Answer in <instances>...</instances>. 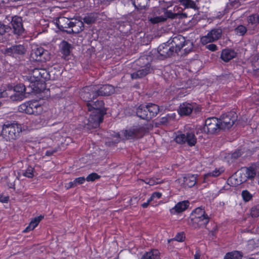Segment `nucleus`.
Here are the masks:
<instances>
[{
	"label": "nucleus",
	"mask_w": 259,
	"mask_h": 259,
	"mask_svg": "<svg viewBox=\"0 0 259 259\" xmlns=\"http://www.w3.org/2000/svg\"><path fill=\"white\" fill-rule=\"evenodd\" d=\"M98 87V90L96 91L98 96H109L115 91L113 86L110 85H104L102 86L95 85Z\"/></svg>",
	"instance_id": "obj_21"
},
{
	"label": "nucleus",
	"mask_w": 259,
	"mask_h": 259,
	"mask_svg": "<svg viewBox=\"0 0 259 259\" xmlns=\"http://www.w3.org/2000/svg\"><path fill=\"white\" fill-rule=\"evenodd\" d=\"M175 46L172 41L171 46L166 44H163L159 46L158 48V54L163 58H166L171 56L173 53L175 52Z\"/></svg>",
	"instance_id": "obj_17"
},
{
	"label": "nucleus",
	"mask_w": 259,
	"mask_h": 259,
	"mask_svg": "<svg viewBox=\"0 0 259 259\" xmlns=\"http://www.w3.org/2000/svg\"><path fill=\"white\" fill-rule=\"evenodd\" d=\"M257 20H258V23H259V15L257 16Z\"/></svg>",
	"instance_id": "obj_60"
},
{
	"label": "nucleus",
	"mask_w": 259,
	"mask_h": 259,
	"mask_svg": "<svg viewBox=\"0 0 259 259\" xmlns=\"http://www.w3.org/2000/svg\"><path fill=\"white\" fill-rule=\"evenodd\" d=\"M256 178L259 184V164H255L245 169L241 170L232 176L229 179L232 185L237 186L245 182L246 179Z\"/></svg>",
	"instance_id": "obj_3"
},
{
	"label": "nucleus",
	"mask_w": 259,
	"mask_h": 259,
	"mask_svg": "<svg viewBox=\"0 0 259 259\" xmlns=\"http://www.w3.org/2000/svg\"><path fill=\"white\" fill-rule=\"evenodd\" d=\"M220 122V121L215 117L207 118L205 122L203 132L211 134L217 132L219 129H221Z\"/></svg>",
	"instance_id": "obj_12"
},
{
	"label": "nucleus",
	"mask_w": 259,
	"mask_h": 259,
	"mask_svg": "<svg viewBox=\"0 0 259 259\" xmlns=\"http://www.w3.org/2000/svg\"><path fill=\"white\" fill-rule=\"evenodd\" d=\"M150 202L151 201H149V199H148L146 202L142 204V207L144 208L147 207L148 206V205Z\"/></svg>",
	"instance_id": "obj_55"
},
{
	"label": "nucleus",
	"mask_w": 259,
	"mask_h": 259,
	"mask_svg": "<svg viewBox=\"0 0 259 259\" xmlns=\"http://www.w3.org/2000/svg\"><path fill=\"white\" fill-rule=\"evenodd\" d=\"M248 21L249 23L252 24H255L258 22L257 16H256L255 15H251L249 16L248 19Z\"/></svg>",
	"instance_id": "obj_47"
},
{
	"label": "nucleus",
	"mask_w": 259,
	"mask_h": 259,
	"mask_svg": "<svg viewBox=\"0 0 259 259\" xmlns=\"http://www.w3.org/2000/svg\"><path fill=\"white\" fill-rule=\"evenodd\" d=\"M5 31V26L0 22V34H4Z\"/></svg>",
	"instance_id": "obj_53"
},
{
	"label": "nucleus",
	"mask_w": 259,
	"mask_h": 259,
	"mask_svg": "<svg viewBox=\"0 0 259 259\" xmlns=\"http://www.w3.org/2000/svg\"><path fill=\"white\" fill-rule=\"evenodd\" d=\"M223 171V169L222 168L215 169L212 172L205 174L204 176L203 182H206L209 181V178L211 177H215L219 176Z\"/></svg>",
	"instance_id": "obj_33"
},
{
	"label": "nucleus",
	"mask_w": 259,
	"mask_h": 259,
	"mask_svg": "<svg viewBox=\"0 0 259 259\" xmlns=\"http://www.w3.org/2000/svg\"><path fill=\"white\" fill-rule=\"evenodd\" d=\"M25 52V48L23 46H15L6 49L5 53L8 55H12L15 54H22Z\"/></svg>",
	"instance_id": "obj_23"
},
{
	"label": "nucleus",
	"mask_w": 259,
	"mask_h": 259,
	"mask_svg": "<svg viewBox=\"0 0 259 259\" xmlns=\"http://www.w3.org/2000/svg\"><path fill=\"white\" fill-rule=\"evenodd\" d=\"M42 218L43 217L40 215L33 219L30 222L29 226L25 228L23 232H27L31 230H33L38 225Z\"/></svg>",
	"instance_id": "obj_27"
},
{
	"label": "nucleus",
	"mask_w": 259,
	"mask_h": 259,
	"mask_svg": "<svg viewBox=\"0 0 259 259\" xmlns=\"http://www.w3.org/2000/svg\"><path fill=\"white\" fill-rule=\"evenodd\" d=\"M11 23L15 33L20 35L23 32L24 29L22 24V19L20 17H13Z\"/></svg>",
	"instance_id": "obj_19"
},
{
	"label": "nucleus",
	"mask_w": 259,
	"mask_h": 259,
	"mask_svg": "<svg viewBox=\"0 0 259 259\" xmlns=\"http://www.w3.org/2000/svg\"><path fill=\"white\" fill-rule=\"evenodd\" d=\"M150 72V68L149 65H147L144 69L138 70L137 72L131 74L132 78L136 79L137 78L143 77Z\"/></svg>",
	"instance_id": "obj_28"
},
{
	"label": "nucleus",
	"mask_w": 259,
	"mask_h": 259,
	"mask_svg": "<svg viewBox=\"0 0 259 259\" xmlns=\"http://www.w3.org/2000/svg\"><path fill=\"white\" fill-rule=\"evenodd\" d=\"M95 20V17L94 15L91 14L90 15L84 17L83 18V21L85 23L87 24H91L93 23Z\"/></svg>",
	"instance_id": "obj_40"
},
{
	"label": "nucleus",
	"mask_w": 259,
	"mask_h": 259,
	"mask_svg": "<svg viewBox=\"0 0 259 259\" xmlns=\"http://www.w3.org/2000/svg\"><path fill=\"white\" fill-rule=\"evenodd\" d=\"M145 130L139 126H134L122 132L123 137L126 139L139 138L144 134Z\"/></svg>",
	"instance_id": "obj_15"
},
{
	"label": "nucleus",
	"mask_w": 259,
	"mask_h": 259,
	"mask_svg": "<svg viewBox=\"0 0 259 259\" xmlns=\"http://www.w3.org/2000/svg\"><path fill=\"white\" fill-rule=\"evenodd\" d=\"M112 140V141H106V143H108L109 145H111L112 143H116L118 142L121 139L120 135L118 133H114L111 137L109 138Z\"/></svg>",
	"instance_id": "obj_35"
},
{
	"label": "nucleus",
	"mask_w": 259,
	"mask_h": 259,
	"mask_svg": "<svg viewBox=\"0 0 259 259\" xmlns=\"http://www.w3.org/2000/svg\"><path fill=\"white\" fill-rule=\"evenodd\" d=\"M251 215L253 217H257L259 215V205L253 207L251 209Z\"/></svg>",
	"instance_id": "obj_42"
},
{
	"label": "nucleus",
	"mask_w": 259,
	"mask_h": 259,
	"mask_svg": "<svg viewBox=\"0 0 259 259\" xmlns=\"http://www.w3.org/2000/svg\"><path fill=\"white\" fill-rule=\"evenodd\" d=\"M160 182L158 180H155L154 179H152L149 180L148 182H145L146 184H148L150 185H154L156 184L159 183Z\"/></svg>",
	"instance_id": "obj_50"
},
{
	"label": "nucleus",
	"mask_w": 259,
	"mask_h": 259,
	"mask_svg": "<svg viewBox=\"0 0 259 259\" xmlns=\"http://www.w3.org/2000/svg\"><path fill=\"white\" fill-rule=\"evenodd\" d=\"M53 71H48L45 69L35 68L32 70L29 76L30 84L29 87L34 92H39L44 90L45 88L46 80L55 79L56 77L52 76Z\"/></svg>",
	"instance_id": "obj_2"
},
{
	"label": "nucleus",
	"mask_w": 259,
	"mask_h": 259,
	"mask_svg": "<svg viewBox=\"0 0 259 259\" xmlns=\"http://www.w3.org/2000/svg\"><path fill=\"white\" fill-rule=\"evenodd\" d=\"M242 196L245 201H248L252 198V195L247 190H244L242 192Z\"/></svg>",
	"instance_id": "obj_39"
},
{
	"label": "nucleus",
	"mask_w": 259,
	"mask_h": 259,
	"mask_svg": "<svg viewBox=\"0 0 259 259\" xmlns=\"http://www.w3.org/2000/svg\"><path fill=\"white\" fill-rule=\"evenodd\" d=\"M25 91V85L22 84L16 85L14 89L8 88L9 93H10L9 96L13 100H22L24 98Z\"/></svg>",
	"instance_id": "obj_13"
},
{
	"label": "nucleus",
	"mask_w": 259,
	"mask_h": 259,
	"mask_svg": "<svg viewBox=\"0 0 259 259\" xmlns=\"http://www.w3.org/2000/svg\"><path fill=\"white\" fill-rule=\"evenodd\" d=\"M252 65L253 67V69L255 70L259 69V55L256 58H254V60L252 62Z\"/></svg>",
	"instance_id": "obj_46"
},
{
	"label": "nucleus",
	"mask_w": 259,
	"mask_h": 259,
	"mask_svg": "<svg viewBox=\"0 0 259 259\" xmlns=\"http://www.w3.org/2000/svg\"><path fill=\"white\" fill-rule=\"evenodd\" d=\"M241 253L238 251H233L226 254L224 259H241Z\"/></svg>",
	"instance_id": "obj_34"
},
{
	"label": "nucleus",
	"mask_w": 259,
	"mask_h": 259,
	"mask_svg": "<svg viewBox=\"0 0 259 259\" xmlns=\"http://www.w3.org/2000/svg\"><path fill=\"white\" fill-rule=\"evenodd\" d=\"M218 195H219V193H218V192H217V193H215V194H214V196H213V197H215L217 196Z\"/></svg>",
	"instance_id": "obj_59"
},
{
	"label": "nucleus",
	"mask_w": 259,
	"mask_h": 259,
	"mask_svg": "<svg viewBox=\"0 0 259 259\" xmlns=\"http://www.w3.org/2000/svg\"><path fill=\"white\" fill-rule=\"evenodd\" d=\"M53 153V151H47L46 152V155H51Z\"/></svg>",
	"instance_id": "obj_57"
},
{
	"label": "nucleus",
	"mask_w": 259,
	"mask_h": 259,
	"mask_svg": "<svg viewBox=\"0 0 259 259\" xmlns=\"http://www.w3.org/2000/svg\"><path fill=\"white\" fill-rule=\"evenodd\" d=\"M21 131V125L7 122L3 125L1 134L7 141H11L16 139Z\"/></svg>",
	"instance_id": "obj_6"
},
{
	"label": "nucleus",
	"mask_w": 259,
	"mask_h": 259,
	"mask_svg": "<svg viewBox=\"0 0 259 259\" xmlns=\"http://www.w3.org/2000/svg\"><path fill=\"white\" fill-rule=\"evenodd\" d=\"M175 14L170 11L164 9H158L155 11L152 16L149 17V20L152 24L163 22L167 18H174Z\"/></svg>",
	"instance_id": "obj_9"
},
{
	"label": "nucleus",
	"mask_w": 259,
	"mask_h": 259,
	"mask_svg": "<svg viewBox=\"0 0 259 259\" xmlns=\"http://www.w3.org/2000/svg\"><path fill=\"white\" fill-rule=\"evenodd\" d=\"M10 93H9L8 89L6 90H0V98H4L7 96H9Z\"/></svg>",
	"instance_id": "obj_48"
},
{
	"label": "nucleus",
	"mask_w": 259,
	"mask_h": 259,
	"mask_svg": "<svg viewBox=\"0 0 259 259\" xmlns=\"http://www.w3.org/2000/svg\"><path fill=\"white\" fill-rule=\"evenodd\" d=\"M61 53L66 57L70 53L71 45L66 41H62L60 45Z\"/></svg>",
	"instance_id": "obj_32"
},
{
	"label": "nucleus",
	"mask_w": 259,
	"mask_h": 259,
	"mask_svg": "<svg viewBox=\"0 0 259 259\" xmlns=\"http://www.w3.org/2000/svg\"><path fill=\"white\" fill-rule=\"evenodd\" d=\"M162 196V194L160 192H156L152 194L151 196L149 198V201H152L159 199Z\"/></svg>",
	"instance_id": "obj_41"
},
{
	"label": "nucleus",
	"mask_w": 259,
	"mask_h": 259,
	"mask_svg": "<svg viewBox=\"0 0 259 259\" xmlns=\"http://www.w3.org/2000/svg\"><path fill=\"white\" fill-rule=\"evenodd\" d=\"M167 93H171V92H172L174 93L178 92L179 94L181 93V91L180 90H173L172 89H168L167 91Z\"/></svg>",
	"instance_id": "obj_54"
},
{
	"label": "nucleus",
	"mask_w": 259,
	"mask_h": 259,
	"mask_svg": "<svg viewBox=\"0 0 259 259\" xmlns=\"http://www.w3.org/2000/svg\"><path fill=\"white\" fill-rule=\"evenodd\" d=\"M98 87L95 85L86 87L80 92V97L84 101L88 102L87 105L89 111H92L87 123L88 127L96 128L103 119V116L106 113L104 108V103L102 101H92V99L96 98Z\"/></svg>",
	"instance_id": "obj_1"
},
{
	"label": "nucleus",
	"mask_w": 259,
	"mask_h": 259,
	"mask_svg": "<svg viewBox=\"0 0 259 259\" xmlns=\"http://www.w3.org/2000/svg\"><path fill=\"white\" fill-rule=\"evenodd\" d=\"M58 25L60 29L67 27H75L78 26L79 27L78 29H73V31L79 32L83 29V24L80 21H75V22H71L69 19L65 17H60L58 20Z\"/></svg>",
	"instance_id": "obj_11"
},
{
	"label": "nucleus",
	"mask_w": 259,
	"mask_h": 259,
	"mask_svg": "<svg viewBox=\"0 0 259 259\" xmlns=\"http://www.w3.org/2000/svg\"><path fill=\"white\" fill-rule=\"evenodd\" d=\"M235 33L239 35H243L246 32V29L245 26L243 25L238 26L235 29Z\"/></svg>",
	"instance_id": "obj_37"
},
{
	"label": "nucleus",
	"mask_w": 259,
	"mask_h": 259,
	"mask_svg": "<svg viewBox=\"0 0 259 259\" xmlns=\"http://www.w3.org/2000/svg\"><path fill=\"white\" fill-rule=\"evenodd\" d=\"M85 180L86 179L83 177H79L74 179V184H75V186H76L78 185L83 184Z\"/></svg>",
	"instance_id": "obj_44"
},
{
	"label": "nucleus",
	"mask_w": 259,
	"mask_h": 259,
	"mask_svg": "<svg viewBox=\"0 0 259 259\" xmlns=\"http://www.w3.org/2000/svg\"><path fill=\"white\" fill-rule=\"evenodd\" d=\"M46 109V106L37 101H30L22 104L18 108L20 112L35 115L42 114Z\"/></svg>",
	"instance_id": "obj_5"
},
{
	"label": "nucleus",
	"mask_w": 259,
	"mask_h": 259,
	"mask_svg": "<svg viewBox=\"0 0 259 259\" xmlns=\"http://www.w3.org/2000/svg\"><path fill=\"white\" fill-rule=\"evenodd\" d=\"M45 123V120L41 116L36 117L32 120V128H40L44 125Z\"/></svg>",
	"instance_id": "obj_30"
},
{
	"label": "nucleus",
	"mask_w": 259,
	"mask_h": 259,
	"mask_svg": "<svg viewBox=\"0 0 259 259\" xmlns=\"http://www.w3.org/2000/svg\"><path fill=\"white\" fill-rule=\"evenodd\" d=\"M159 252L156 249L152 250L143 254L139 259H158Z\"/></svg>",
	"instance_id": "obj_26"
},
{
	"label": "nucleus",
	"mask_w": 259,
	"mask_h": 259,
	"mask_svg": "<svg viewBox=\"0 0 259 259\" xmlns=\"http://www.w3.org/2000/svg\"><path fill=\"white\" fill-rule=\"evenodd\" d=\"M222 33L221 29H214L209 32L206 35L201 38V42L203 45L217 40Z\"/></svg>",
	"instance_id": "obj_16"
},
{
	"label": "nucleus",
	"mask_w": 259,
	"mask_h": 259,
	"mask_svg": "<svg viewBox=\"0 0 259 259\" xmlns=\"http://www.w3.org/2000/svg\"><path fill=\"white\" fill-rule=\"evenodd\" d=\"M100 176L96 173H92L90 174L86 178L88 182H93L96 180L99 179Z\"/></svg>",
	"instance_id": "obj_38"
},
{
	"label": "nucleus",
	"mask_w": 259,
	"mask_h": 259,
	"mask_svg": "<svg viewBox=\"0 0 259 259\" xmlns=\"http://www.w3.org/2000/svg\"><path fill=\"white\" fill-rule=\"evenodd\" d=\"M177 143L183 144L187 143L189 146H194L197 141V139L192 130H188V127L186 128L184 133H179L175 138Z\"/></svg>",
	"instance_id": "obj_8"
},
{
	"label": "nucleus",
	"mask_w": 259,
	"mask_h": 259,
	"mask_svg": "<svg viewBox=\"0 0 259 259\" xmlns=\"http://www.w3.org/2000/svg\"><path fill=\"white\" fill-rule=\"evenodd\" d=\"M9 199V197L6 195H0V202L3 203L8 202Z\"/></svg>",
	"instance_id": "obj_49"
},
{
	"label": "nucleus",
	"mask_w": 259,
	"mask_h": 259,
	"mask_svg": "<svg viewBox=\"0 0 259 259\" xmlns=\"http://www.w3.org/2000/svg\"><path fill=\"white\" fill-rule=\"evenodd\" d=\"M237 119V115L234 111L223 114L219 119L221 129H229L231 127Z\"/></svg>",
	"instance_id": "obj_10"
},
{
	"label": "nucleus",
	"mask_w": 259,
	"mask_h": 259,
	"mask_svg": "<svg viewBox=\"0 0 259 259\" xmlns=\"http://www.w3.org/2000/svg\"><path fill=\"white\" fill-rule=\"evenodd\" d=\"M197 181V176L189 175L183 178V185L185 187H192L194 186Z\"/></svg>",
	"instance_id": "obj_22"
},
{
	"label": "nucleus",
	"mask_w": 259,
	"mask_h": 259,
	"mask_svg": "<svg viewBox=\"0 0 259 259\" xmlns=\"http://www.w3.org/2000/svg\"><path fill=\"white\" fill-rule=\"evenodd\" d=\"M137 115L142 119H148V113L147 112L146 107L144 105H140L137 109L136 111Z\"/></svg>",
	"instance_id": "obj_29"
},
{
	"label": "nucleus",
	"mask_w": 259,
	"mask_h": 259,
	"mask_svg": "<svg viewBox=\"0 0 259 259\" xmlns=\"http://www.w3.org/2000/svg\"><path fill=\"white\" fill-rule=\"evenodd\" d=\"M172 42L175 46V52H182V54H187L192 51L193 43L189 40H185L182 35H177L172 38Z\"/></svg>",
	"instance_id": "obj_7"
},
{
	"label": "nucleus",
	"mask_w": 259,
	"mask_h": 259,
	"mask_svg": "<svg viewBox=\"0 0 259 259\" xmlns=\"http://www.w3.org/2000/svg\"><path fill=\"white\" fill-rule=\"evenodd\" d=\"M147 112L148 111V118H151L155 116L158 113L159 108V107L155 104H148L145 106Z\"/></svg>",
	"instance_id": "obj_25"
},
{
	"label": "nucleus",
	"mask_w": 259,
	"mask_h": 259,
	"mask_svg": "<svg viewBox=\"0 0 259 259\" xmlns=\"http://www.w3.org/2000/svg\"><path fill=\"white\" fill-rule=\"evenodd\" d=\"M75 187V184H74V181L72 182H70L68 183L65 184V187L67 189H70L71 188H73Z\"/></svg>",
	"instance_id": "obj_52"
},
{
	"label": "nucleus",
	"mask_w": 259,
	"mask_h": 259,
	"mask_svg": "<svg viewBox=\"0 0 259 259\" xmlns=\"http://www.w3.org/2000/svg\"><path fill=\"white\" fill-rule=\"evenodd\" d=\"M149 0H132L135 7L138 10L144 9L147 6Z\"/></svg>",
	"instance_id": "obj_31"
},
{
	"label": "nucleus",
	"mask_w": 259,
	"mask_h": 259,
	"mask_svg": "<svg viewBox=\"0 0 259 259\" xmlns=\"http://www.w3.org/2000/svg\"><path fill=\"white\" fill-rule=\"evenodd\" d=\"M236 53L230 49H225L223 50L221 54V58L225 62H228L232 59L235 57Z\"/></svg>",
	"instance_id": "obj_24"
},
{
	"label": "nucleus",
	"mask_w": 259,
	"mask_h": 259,
	"mask_svg": "<svg viewBox=\"0 0 259 259\" xmlns=\"http://www.w3.org/2000/svg\"><path fill=\"white\" fill-rule=\"evenodd\" d=\"M238 156H239V155H238V154L234 153V154H233V157H234V158H236V157H238Z\"/></svg>",
	"instance_id": "obj_58"
},
{
	"label": "nucleus",
	"mask_w": 259,
	"mask_h": 259,
	"mask_svg": "<svg viewBox=\"0 0 259 259\" xmlns=\"http://www.w3.org/2000/svg\"><path fill=\"white\" fill-rule=\"evenodd\" d=\"M34 169L32 167H28L24 173V176L28 178H32L33 176Z\"/></svg>",
	"instance_id": "obj_43"
},
{
	"label": "nucleus",
	"mask_w": 259,
	"mask_h": 259,
	"mask_svg": "<svg viewBox=\"0 0 259 259\" xmlns=\"http://www.w3.org/2000/svg\"><path fill=\"white\" fill-rule=\"evenodd\" d=\"M185 235L184 233H178L175 236L174 239L178 242H183L184 240Z\"/></svg>",
	"instance_id": "obj_45"
},
{
	"label": "nucleus",
	"mask_w": 259,
	"mask_h": 259,
	"mask_svg": "<svg viewBox=\"0 0 259 259\" xmlns=\"http://www.w3.org/2000/svg\"><path fill=\"white\" fill-rule=\"evenodd\" d=\"M190 225L194 228H203L206 226L209 222V218L204 210L198 207L194 210L190 215Z\"/></svg>",
	"instance_id": "obj_4"
},
{
	"label": "nucleus",
	"mask_w": 259,
	"mask_h": 259,
	"mask_svg": "<svg viewBox=\"0 0 259 259\" xmlns=\"http://www.w3.org/2000/svg\"><path fill=\"white\" fill-rule=\"evenodd\" d=\"M200 255L198 252H196L194 255L195 259H200Z\"/></svg>",
	"instance_id": "obj_56"
},
{
	"label": "nucleus",
	"mask_w": 259,
	"mask_h": 259,
	"mask_svg": "<svg viewBox=\"0 0 259 259\" xmlns=\"http://www.w3.org/2000/svg\"><path fill=\"white\" fill-rule=\"evenodd\" d=\"M206 47L207 49L211 51H215L217 50V46L212 44L206 46Z\"/></svg>",
	"instance_id": "obj_51"
},
{
	"label": "nucleus",
	"mask_w": 259,
	"mask_h": 259,
	"mask_svg": "<svg viewBox=\"0 0 259 259\" xmlns=\"http://www.w3.org/2000/svg\"><path fill=\"white\" fill-rule=\"evenodd\" d=\"M31 57L32 59L39 61H46L50 59L49 52L44 50L42 48L38 47L32 49Z\"/></svg>",
	"instance_id": "obj_14"
},
{
	"label": "nucleus",
	"mask_w": 259,
	"mask_h": 259,
	"mask_svg": "<svg viewBox=\"0 0 259 259\" xmlns=\"http://www.w3.org/2000/svg\"><path fill=\"white\" fill-rule=\"evenodd\" d=\"M189 202L188 201H183L177 203L175 206L170 209V212L171 214H175L181 213L185 210L189 206Z\"/></svg>",
	"instance_id": "obj_20"
},
{
	"label": "nucleus",
	"mask_w": 259,
	"mask_h": 259,
	"mask_svg": "<svg viewBox=\"0 0 259 259\" xmlns=\"http://www.w3.org/2000/svg\"><path fill=\"white\" fill-rule=\"evenodd\" d=\"M196 106V104L195 103H183L180 105L178 112L181 116L188 115L191 113Z\"/></svg>",
	"instance_id": "obj_18"
},
{
	"label": "nucleus",
	"mask_w": 259,
	"mask_h": 259,
	"mask_svg": "<svg viewBox=\"0 0 259 259\" xmlns=\"http://www.w3.org/2000/svg\"><path fill=\"white\" fill-rule=\"evenodd\" d=\"M182 5L184 6L186 8H195V4L191 0H181Z\"/></svg>",
	"instance_id": "obj_36"
}]
</instances>
